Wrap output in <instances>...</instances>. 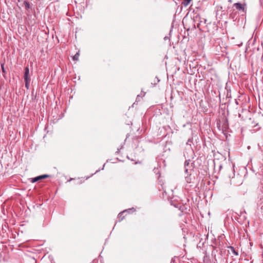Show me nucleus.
<instances>
[{"label": "nucleus", "instance_id": "f257e3e1", "mask_svg": "<svg viewBox=\"0 0 263 263\" xmlns=\"http://www.w3.org/2000/svg\"><path fill=\"white\" fill-rule=\"evenodd\" d=\"M29 69L28 67H26L25 68V73H24V79H30L29 77Z\"/></svg>", "mask_w": 263, "mask_h": 263}, {"label": "nucleus", "instance_id": "f03ea898", "mask_svg": "<svg viewBox=\"0 0 263 263\" xmlns=\"http://www.w3.org/2000/svg\"><path fill=\"white\" fill-rule=\"evenodd\" d=\"M234 6L236 7V9L238 10H243L244 9L243 7L240 3H235Z\"/></svg>", "mask_w": 263, "mask_h": 263}, {"label": "nucleus", "instance_id": "7ed1b4c3", "mask_svg": "<svg viewBox=\"0 0 263 263\" xmlns=\"http://www.w3.org/2000/svg\"><path fill=\"white\" fill-rule=\"evenodd\" d=\"M79 52H77L73 57V60L74 61H78L79 59Z\"/></svg>", "mask_w": 263, "mask_h": 263}, {"label": "nucleus", "instance_id": "20e7f679", "mask_svg": "<svg viewBox=\"0 0 263 263\" xmlns=\"http://www.w3.org/2000/svg\"><path fill=\"white\" fill-rule=\"evenodd\" d=\"M231 251L235 255H237L238 253L235 250L234 248L232 247H230Z\"/></svg>", "mask_w": 263, "mask_h": 263}, {"label": "nucleus", "instance_id": "39448f33", "mask_svg": "<svg viewBox=\"0 0 263 263\" xmlns=\"http://www.w3.org/2000/svg\"><path fill=\"white\" fill-rule=\"evenodd\" d=\"M40 180V179L39 176H37L36 177L31 178V182L34 183V182Z\"/></svg>", "mask_w": 263, "mask_h": 263}, {"label": "nucleus", "instance_id": "423d86ee", "mask_svg": "<svg viewBox=\"0 0 263 263\" xmlns=\"http://www.w3.org/2000/svg\"><path fill=\"white\" fill-rule=\"evenodd\" d=\"M191 1V0H184L183 2V4L184 6H187L189 3H190V2Z\"/></svg>", "mask_w": 263, "mask_h": 263}, {"label": "nucleus", "instance_id": "0eeeda50", "mask_svg": "<svg viewBox=\"0 0 263 263\" xmlns=\"http://www.w3.org/2000/svg\"><path fill=\"white\" fill-rule=\"evenodd\" d=\"M30 79L25 80V86L27 88H28V85H29V83L30 82Z\"/></svg>", "mask_w": 263, "mask_h": 263}, {"label": "nucleus", "instance_id": "6e6552de", "mask_svg": "<svg viewBox=\"0 0 263 263\" xmlns=\"http://www.w3.org/2000/svg\"><path fill=\"white\" fill-rule=\"evenodd\" d=\"M48 177H49V176L47 175H43L39 176V178H40V180L48 178Z\"/></svg>", "mask_w": 263, "mask_h": 263}, {"label": "nucleus", "instance_id": "1a4fd4ad", "mask_svg": "<svg viewBox=\"0 0 263 263\" xmlns=\"http://www.w3.org/2000/svg\"><path fill=\"white\" fill-rule=\"evenodd\" d=\"M2 71L3 73H6V71L4 68V63H1Z\"/></svg>", "mask_w": 263, "mask_h": 263}, {"label": "nucleus", "instance_id": "9d476101", "mask_svg": "<svg viewBox=\"0 0 263 263\" xmlns=\"http://www.w3.org/2000/svg\"><path fill=\"white\" fill-rule=\"evenodd\" d=\"M25 5L26 8H27V9L29 8L30 5H29V4L28 3L25 2Z\"/></svg>", "mask_w": 263, "mask_h": 263}, {"label": "nucleus", "instance_id": "9b49d317", "mask_svg": "<svg viewBox=\"0 0 263 263\" xmlns=\"http://www.w3.org/2000/svg\"><path fill=\"white\" fill-rule=\"evenodd\" d=\"M185 165H186V164H189V163H186V162H185Z\"/></svg>", "mask_w": 263, "mask_h": 263}, {"label": "nucleus", "instance_id": "f8f14e48", "mask_svg": "<svg viewBox=\"0 0 263 263\" xmlns=\"http://www.w3.org/2000/svg\"><path fill=\"white\" fill-rule=\"evenodd\" d=\"M185 165H186V164H189V163H186V162H185Z\"/></svg>", "mask_w": 263, "mask_h": 263}, {"label": "nucleus", "instance_id": "ddd939ff", "mask_svg": "<svg viewBox=\"0 0 263 263\" xmlns=\"http://www.w3.org/2000/svg\"><path fill=\"white\" fill-rule=\"evenodd\" d=\"M185 165H186V164H189V163H186V162H185Z\"/></svg>", "mask_w": 263, "mask_h": 263}, {"label": "nucleus", "instance_id": "4468645a", "mask_svg": "<svg viewBox=\"0 0 263 263\" xmlns=\"http://www.w3.org/2000/svg\"><path fill=\"white\" fill-rule=\"evenodd\" d=\"M229 2H232L231 0H229Z\"/></svg>", "mask_w": 263, "mask_h": 263}]
</instances>
